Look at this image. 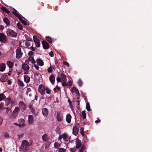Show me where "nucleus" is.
<instances>
[{
	"mask_svg": "<svg viewBox=\"0 0 152 152\" xmlns=\"http://www.w3.org/2000/svg\"><path fill=\"white\" fill-rule=\"evenodd\" d=\"M25 126V121L23 118L20 119L18 120V126L20 127H23Z\"/></svg>",
	"mask_w": 152,
	"mask_h": 152,
	"instance_id": "nucleus-13",
	"label": "nucleus"
},
{
	"mask_svg": "<svg viewBox=\"0 0 152 152\" xmlns=\"http://www.w3.org/2000/svg\"><path fill=\"white\" fill-rule=\"evenodd\" d=\"M33 39L34 41V42L35 43L36 46L38 47L39 48L40 46V42L39 41V40L37 37H34V36Z\"/></svg>",
	"mask_w": 152,
	"mask_h": 152,
	"instance_id": "nucleus-14",
	"label": "nucleus"
},
{
	"mask_svg": "<svg viewBox=\"0 0 152 152\" xmlns=\"http://www.w3.org/2000/svg\"><path fill=\"white\" fill-rule=\"evenodd\" d=\"M42 44L44 49H47L49 48V44L45 40L43 41Z\"/></svg>",
	"mask_w": 152,
	"mask_h": 152,
	"instance_id": "nucleus-15",
	"label": "nucleus"
},
{
	"mask_svg": "<svg viewBox=\"0 0 152 152\" xmlns=\"http://www.w3.org/2000/svg\"><path fill=\"white\" fill-rule=\"evenodd\" d=\"M7 64L9 68H11L12 67L13 64L12 63L11 61H8L7 62Z\"/></svg>",
	"mask_w": 152,
	"mask_h": 152,
	"instance_id": "nucleus-37",
	"label": "nucleus"
},
{
	"mask_svg": "<svg viewBox=\"0 0 152 152\" xmlns=\"http://www.w3.org/2000/svg\"><path fill=\"white\" fill-rule=\"evenodd\" d=\"M20 22L24 25L26 26L28 24V23L24 20H23L22 18L19 20Z\"/></svg>",
	"mask_w": 152,
	"mask_h": 152,
	"instance_id": "nucleus-33",
	"label": "nucleus"
},
{
	"mask_svg": "<svg viewBox=\"0 0 152 152\" xmlns=\"http://www.w3.org/2000/svg\"><path fill=\"white\" fill-rule=\"evenodd\" d=\"M15 15L18 17L19 20L21 18V15L18 13H16V14Z\"/></svg>",
	"mask_w": 152,
	"mask_h": 152,
	"instance_id": "nucleus-48",
	"label": "nucleus"
},
{
	"mask_svg": "<svg viewBox=\"0 0 152 152\" xmlns=\"http://www.w3.org/2000/svg\"><path fill=\"white\" fill-rule=\"evenodd\" d=\"M31 90L29 88H27L26 94L27 95H29V96H31Z\"/></svg>",
	"mask_w": 152,
	"mask_h": 152,
	"instance_id": "nucleus-29",
	"label": "nucleus"
},
{
	"mask_svg": "<svg viewBox=\"0 0 152 152\" xmlns=\"http://www.w3.org/2000/svg\"><path fill=\"white\" fill-rule=\"evenodd\" d=\"M46 39L50 43H52L51 39L50 37L49 36L46 37Z\"/></svg>",
	"mask_w": 152,
	"mask_h": 152,
	"instance_id": "nucleus-39",
	"label": "nucleus"
},
{
	"mask_svg": "<svg viewBox=\"0 0 152 152\" xmlns=\"http://www.w3.org/2000/svg\"><path fill=\"white\" fill-rule=\"evenodd\" d=\"M20 110V108L18 107H15L13 111L12 114L9 115V118H11L15 119L17 116Z\"/></svg>",
	"mask_w": 152,
	"mask_h": 152,
	"instance_id": "nucleus-1",
	"label": "nucleus"
},
{
	"mask_svg": "<svg viewBox=\"0 0 152 152\" xmlns=\"http://www.w3.org/2000/svg\"><path fill=\"white\" fill-rule=\"evenodd\" d=\"M60 145V144L57 142H55L54 144V146L55 148L58 149V148Z\"/></svg>",
	"mask_w": 152,
	"mask_h": 152,
	"instance_id": "nucleus-35",
	"label": "nucleus"
},
{
	"mask_svg": "<svg viewBox=\"0 0 152 152\" xmlns=\"http://www.w3.org/2000/svg\"><path fill=\"white\" fill-rule=\"evenodd\" d=\"M45 88L42 85H40L38 87V91L42 95H44L45 94Z\"/></svg>",
	"mask_w": 152,
	"mask_h": 152,
	"instance_id": "nucleus-8",
	"label": "nucleus"
},
{
	"mask_svg": "<svg viewBox=\"0 0 152 152\" xmlns=\"http://www.w3.org/2000/svg\"><path fill=\"white\" fill-rule=\"evenodd\" d=\"M63 64L64 65H66V66H67L68 67H69V63L67 62V61H64L63 62Z\"/></svg>",
	"mask_w": 152,
	"mask_h": 152,
	"instance_id": "nucleus-45",
	"label": "nucleus"
},
{
	"mask_svg": "<svg viewBox=\"0 0 152 152\" xmlns=\"http://www.w3.org/2000/svg\"><path fill=\"white\" fill-rule=\"evenodd\" d=\"M5 105L6 106H8L12 102L10 97H8L6 98L5 100Z\"/></svg>",
	"mask_w": 152,
	"mask_h": 152,
	"instance_id": "nucleus-25",
	"label": "nucleus"
},
{
	"mask_svg": "<svg viewBox=\"0 0 152 152\" xmlns=\"http://www.w3.org/2000/svg\"><path fill=\"white\" fill-rule=\"evenodd\" d=\"M62 85L63 86H68V85H67V83L65 82L62 83Z\"/></svg>",
	"mask_w": 152,
	"mask_h": 152,
	"instance_id": "nucleus-61",
	"label": "nucleus"
},
{
	"mask_svg": "<svg viewBox=\"0 0 152 152\" xmlns=\"http://www.w3.org/2000/svg\"><path fill=\"white\" fill-rule=\"evenodd\" d=\"M36 62L37 64L39 66H42L44 65V62L40 58H38L36 60Z\"/></svg>",
	"mask_w": 152,
	"mask_h": 152,
	"instance_id": "nucleus-21",
	"label": "nucleus"
},
{
	"mask_svg": "<svg viewBox=\"0 0 152 152\" xmlns=\"http://www.w3.org/2000/svg\"><path fill=\"white\" fill-rule=\"evenodd\" d=\"M100 121L99 119H98L97 120H96L95 121V122L96 123H99Z\"/></svg>",
	"mask_w": 152,
	"mask_h": 152,
	"instance_id": "nucleus-63",
	"label": "nucleus"
},
{
	"mask_svg": "<svg viewBox=\"0 0 152 152\" xmlns=\"http://www.w3.org/2000/svg\"><path fill=\"white\" fill-rule=\"evenodd\" d=\"M72 118V116L69 114H67L66 116V121L68 123H70L71 121Z\"/></svg>",
	"mask_w": 152,
	"mask_h": 152,
	"instance_id": "nucleus-23",
	"label": "nucleus"
},
{
	"mask_svg": "<svg viewBox=\"0 0 152 152\" xmlns=\"http://www.w3.org/2000/svg\"><path fill=\"white\" fill-rule=\"evenodd\" d=\"M67 85H68V86H71L72 83V82L71 80H69L66 83Z\"/></svg>",
	"mask_w": 152,
	"mask_h": 152,
	"instance_id": "nucleus-53",
	"label": "nucleus"
},
{
	"mask_svg": "<svg viewBox=\"0 0 152 152\" xmlns=\"http://www.w3.org/2000/svg\"><path fill=\"white\" fill-rule=\"evenodd\" d=\"M25 37L26 39L28 41H32V39L27 35H25Z\"/></svg>",
	"mask_w": 152,
	"mask_h": 152,
	"instance_id": "nucleus-42",
	"label": "nucleus"
},
{
	"mask_svg": "<svg viewBox=\"0 0 152 152\" xmlns=\"http://www.w3.org/2000/svg\"><path fill=\"white\" fill-rule=\"evenodd\" d=\"M17 26L18 28L20 30H22L23 29L21 25L20 24V23H17Z\"/></svg>",
	"mask_w": 152,
	"mask_h": 152,
	"instance_id": "nucleus-43",
	"label": "nucleus"
},
{
	"mask_svg": "<svg viewBox=\"0 0 152 152\" xmlns=\"http://www.w3.org/2000/svg\"><path fill=\"white\" fill-rule=\"evenodd\" d=\"M60 77L62 80L64 82H66L67 81L66 76L64 74L61 73Z\"/></svg>",
	"mask_w": 152,
	"mask_h": 152,
	"instance_id": "nucleus-26",
	"label": "nucleus"
},
{
	"mask_svg": "<svg viewBox=\"0 0 152 152\" xmlns=\"http://www.w3.org/2000/svg\"><path fill=\"white\" fill-rule=\"evenodd\" d=\"M6 97L5 95L3 94H0V101L4 100Z\"/></svg>",
	"mask_w": 152,
	"mask_h": 152,
	"instance_id": "nucleus-36",
	"label": "nucleus"
},
{
	"mask_svg": "<svg viewBox=\"0 0 152 152\" xmlns=\"http://www.w3.org/2000/svg\"><path fill=\"white\" fill-rule=\"evenodd\" d=\"M1 9L3 11L7 14H9L10 13V11L6 8L5 7H1Z\"/></svg>",
	"mask_w": 152,
	"mask_h": 152,
	"instance_id": "nucleus-30",
	"label": "nucleus"
},
{
	"mask_svg": "<svg viewBox=\"0 0 152 152\" xmlns=\"http://www.w3.org/2000/svg\"><path fill=\"white\" fill-rule=\"evenodd\" d=\"M56 118L58 121L61 122L63 120V114L61 111H59L57 112Z\"/></svg>",
	"mask_w": 152,
	"mask_h": 152,
	"instance_id": "nucleus-3",
	"label": "nucleus"
},
{
	"mask_svg": "<svg viewBox=\"0 0 152 152\" xmlns=\"http://www.w3.org/2000/svg\"><path fill=\"white\" fill-rule=\"evenodd\" d=\"M4 109V104L1 102L0 103V110Z\"/></svg>",
	"mask_w": 152,
	"mask_h": 152,
	"instance_id": "nucleus-47",
	"label": "nucleus"
},
{
	"mask_svg": "<svg viewBox=\"0 0 152 152\" xmlns=\"http://www.w3.org/2000/svg\"><path fill=\"white\" fill-rule=\"evenodd\" d=\"M47 71L49 73H51L53 71L52 66H50L48 69Z\"/></svg>",
	"mask_w": 152,
	"mask_h": 152,
	"instance_id": "nucleus-44",
	"label": "nucleus"
},
{
	"mask_svg": "<svg viewBox=\"0 0 152 152\" xmlns=\"http://www.w3.org/2000/svg\"><path fill=\"white\" fill-rule=\"evenodd\" d=\"M65 149L62 148H60L58 150V152H65Z\"/></svg>",
	"mask_w": 152,
	"mask_h": 152,
	"instance_id": "nucleus-50",
	"label": "nucleus"
},
{
	"mask_svg": "<svg viewBox=\"0 0 152 152\" xmlns=\"http://www.w3.org/2000/svg\"><path fill=\"white\" fill-rule=\"evenodd\" d=\"M76 147L77 148H79L81 146V141L77 139L76 142Z\"/></svg>",
	"mask_w": 152,
	"mask_h": 152,
	"instance_id": "nucleus-24",
	"label": "nucleus"
},
{
	"mask_svg": "<svg viewBox=\"0 0 152 152\" xmlns=\"http://www.w3.org/2000/svg\"><path fill=\"white\" fill-rule=\"evenodd\" d=\"M8 78V76L6 75H3L0 78V80L3 82H6Z\"/></svg>",
	"mask_w": 152,
	"mask_h": 152,
	"instance_id": "nucleus-16",
	"label": "nucleus"
},
{
	"mask_svg": "<svg viewBox=\"0 0 152 152\" xmlns=\"http://www.w3.org/2000/svg\"><path fill=\"white\" fill-rule=\"evenodd\" d=\"M30 77L27 75L24 76V80L26 83H28L30 81Z\"/></svg>",
	"mask_w": 152,
	"mask_h": 152,
	"instance_id": "nucleus-31",
	"label": "nucleus"
},
{
	"mask_svg": "<svg viewBox=\"0 0 152 152\" xmlns=\"http://www.w3.org/2000/svg\"><path fill=\"white\" fill-rule=\"evenodd\" d=\"M68 102L69 103V105L71 108L72 107V102L71 101H70V100L69 99L68 100Z\"/></svg>",
	"mask_w": 152,
	"mask_h": 152,
	"instance_id": "nucleus-55",
	"label": "nucleus"
},
{
	"mask_svg": "<svg viewBox=\"0 0 152 152\" xmlns=\"http://www.w3.org/2000/svg\"><path fill=\"white\" fill-rule=\"evenodd\" d=\"M86 108L88 111H91L89 103L87 102L86 104Z\"/></svg>",
	"mask_w": 152,
	"mask_h": 152,
	"instance_id": "nucleus-40",
	"label": "nucleus"
},
{
	"mask_svg": "<svg viewBox=\"0 0 152 152\" xmlns=\"http://www.w3.org/2000/svg\"><path fill=\"white\" fill-rule=\"evenodd\" d=\"M79 129V126L77 125H76L73 128V133L75 135H76L78 134Z\"/></svg>",
	"mask_w": 152,
	"mask_h": 152,
	"instance_id": "nucleus-12",
	"label": "nucleus"
},
{
	"mask_svg": "<svg viewBox=\"0 0 152 152\" xmlns=\"http://www.w3.org/2000/svg\"><path fill=\"white\" fill-rule=\"evenodd\" d=\"M42 113L45 117H47L48 113V110L46 108L43 109L42 110Z\"/></svg>",
	"mask_w": 152,
	"mask_h": 152,
	"instance_id": "nucleus-20",
	"label": "nucleus"
},
{
	"mask_svg": "<svg viewBox=\"0 0 152 152\" xmlns=\"http://www.w3.org/2000/svg\"><path fill=\"white\" fill-rule=\"evenodd\" d=\"M19 105L21 110L24 111L26 108V106L25 103L23 101L19 102Z\"/></svg>",
	"mask_w": 152,
	"mask_h": 152,
	"instance_id": "nucleus-11",
	"label": "nucleus"
},
{
	"mask_svg": "<svg viewBox=\"0 0 152 152\" xmlns=\"http://www.w3.org/2000/svg\"><path fill=\"white\" fill-rule=\"evenodd\" d=\"M6 32L7 35L11 37H15L17 35L16 32L10 29H7Z\"/></svg>",
	"mask_w": 152,
	"mask_h": 152,
	"instance_id": "nucleus-4",
	"label": "nucleus"
},
{
	"mask_svg": "<svg viewBox=\"0 0 152 152\" xmlns=\"http://www.w3.org/2000/svg\"><path fill=\"white\" fill-rule=\"evenodd\" d=\"M78 152H86V147L83 145L82 146Z\"/></svg>",
	"mask_w": 152,
	"mask_h": 152,
	"instance_id": "nucleus-28",
	"label": "nucleus"
},
{
	"mask_svg": "<svg viewBox=\"0 0 152 152\" xmlns=\"http://www.w3.org/2000/svg\"><path fill=\"white\" fill-rule=\"evenodd\" d=\"M63 138L65 143H67L70 140L69 136L66 133H64L62 135H60L58 138V140H61Z\"/></svg>",
	"mask_w": 152,
	"mask_h": 152,
	"instance_id": "nucleus-2",
	"label": "nucleus"
},
{
	"mask_svg": "<svg viewBox=\"0 0 152 152\" xmlns=\"http://www.w3.org/2000/svg\"><path fill=\"white\" fill-rule=\"evenodd\" d=\"M34 122L33 116L32 115H29L28 117V123L30 124H32Z\"/></svg>",
	"mask_w": 152,
	"mask_h": 152,
	"instance_id": "nucleus-18",
	"label": "nucleus"
},
{
	"mask_svg": "<svg viewBox=\"0 0 152 152\" xmlns=\"http://www.w3.org/2000/svg\"><path fill=\"white\" fill-rule=\"evenodd\" d=\"M4 137L6 138H8L9 137V136L7 132H5L4 134Z\"/></svg>",
	"mask_w": 152,
	"mask_h": 152,
	"instance_id": "nucleus-46",
	"label": "nucleus"
},
{
	"mask_svg": "<svg viewBox=\"0 0 152 152\" xmlns=\"http://www.w3.org/2000/svg\"><path fill=\"white\" fill-rule=\"evenodd\" d=\"M34 67L36 69L38 70L39 69V67L37 65L34 64Z\"/></svg>",
	"mask_w": 152,
	"mask_h": 152,
	"instance_id": "nucleus-59",
	"label": "nucleus"
},
{
	"mask_svg": "<svg viewBox=\"0 0 152 152\" xmlns=\"http://www.w3.org/2000/svg\"><path fill=\"white\" fill-rule=\"evenodd\" d=\"M49 55L50 57H53L54 56L53 53V51H51L49 53Z\"/></svg>",
	"mask_w": 152,
	"mask_h": 152,
	"instance_id": "nucleus-57",
	"label": "nucleus"
},
{
	"mask_svg": "<svg viewBox=\"0 0 152 152\" xmlns=\"http://www.w3.org/2000/svg\"><path fill=\"white\" fill-rule=\"evenodd\" d=\"M18 83L20 86H24L23 83L20 80L18 81Z\"/></svg>",
	"mask_w": 152,
	"mask_h": 152,
	"instance_id": "nucleus-51",
	"label": "nucleus"
},
{
	"mask_svg": "<svg viewBox=\"0 0 152 152\" xmlns=\"http://www.w3.org/2000/svg\"><path fill=\"white\" fill-rule=\"evenodd\" d=\"M71 92L72 93H75L77 96H79L80 94L78 90L75 87H73L72 88Z\"/></svg>",
	"mask_w": 152,
	"mask_h": 152,
	"instance_id": "nucleus-19",
	"label": "nucleus"
},
{
	"mask_svg": "<svg viewBox=\"0 0 152 152\" xmlns=\"http://www.w3.org/2000/svg\"><path fill=\"white\" fill-rule=\"evenodd\" d=\"M4 22L8 26L10 25V21L8 18H5L3 19Z\"/></svg>",
	"mask_w": 152,
	"mask_h": 152,
	"instance_id": "nucleus-32",
	"label": "nucleus"
},
{
	"mask_svg": "<svg viewBox=\"0 0 152 152\" xmlns=\"http://www.w3.org/2000/svg\"><path fill=\"white\" fill-rule=\"evenodd\" d=\"M56 80L58 82H61V79L59 77H57L56 78Z\"/></svg>",
	"mask_w": 152,
	"mask_h": 152,
	"instance_id": "nucleus-60",
	"label": "nucleus"
},
{
	"mask_svg": "<svg viewBox=\"0 0 152 152\" xmlns=\"http://www.w3.org/2000/svg\"><path fill=\"white\" fill-rule=\"evenodd\" d=\"M30 61H31L32 64H34L36 62L35 61L32 56H30L28 58L26 59L25 61V63L27 64H29Z\"/></svg>",
	"mask_w": 152,
	"mask_h": 152,
	"instance_id": "nucleus-10",
	"label": "nucleus"
},
{
	"mask_svg": "<svg viewBox=\"0 0 152 152\" xmlns=\"http://www.w3.org/2000/svg\"><path fill=\"white\" fill-rule=\"evenodd\" d=\"M42 139L43 141H46L48 140L49 137L48 134H45L42 136Z\"/></svg>",
	"mask_w": 152,
	"mask_h": 152,
	"instance_id": "nucleus-22",
	"label": "nucleus"
},
{
	"mask_svg": "<svg viewBox=\"0 0 152 152\" xmlns=\"http://www.w3.org/2000/svg\"><path fill=\"white\" fill-rule=\"evenodd\" d=\"M22 68L24 70L25 74H28V70L29 69V66L26 64L23 63L22 65Z\"/></svg>",
	"mask_w": 152,
	"mask_h": 152,
	"instance_id": "nucleus-6",
	"label": "nucleus"
},
{
	"mask_svg": "<svg viewBox=\"0 0 152 152\" xmlns=\"http://www.w3.org/2000/svg\"><path fill=\"white\" fill-rule=\"evenodd\" d=\"M25 45L26 46L28 47L30 46V43L29 42H26L25 43Z\"/></svg>",
	"mask_w": 152,
	"mask_h": 152,
	"instance_id": "nucleus-56",
	"label": "nucleus"
},
{
	"mask_svg": "<svg viewBox=\"0 0 152 152\" xmlns=\"http://www.w3.org/2000/svg\"><path fill=\"white\" fill-rule=\"evenodd\" d=\"M0 41L5 43L7 41V38L6 36L3 33H0Z\"/></svg>",
	"mask_w": 152,
	"mask_h": 152,
	"instance_id": "nucleus-7",
	"label": "nucleus"
},
{
	"mask_svg": "<svg viewBox=\"0 0 152 152\" xmlns=\"http://www.w3.org/2000/svg\"><path fill=\"white\" fill-rule=\"evenodd\" d=\"M30 109V110H31V111L32 112H34V109L33 108V107H32V106H31V105H30L29 106V107Z\"/></svg>",
	"mask_w": 152,
	"mask_h": 152,
	"instance_id": "nucleus-54",
	"label": "nucleus"
},
{
	"mask_svg": "<svg viewBox=\"0 0 152 152\" xmlns=\"http://www.w3.org/2000/svg\"><path fill=\"white\" fill-rule=\"evenodd\" d=\"M13 13L14 15H15L16 13H18V12L15 9L14 10V11L12 12Z\"/></svg>",
	"mask_w": 152,
	"mask_h": 152,
	"instance_id": "nucleus-62",
	"label": "nucleus"
},
{
	"mask_svg": "<svg viewBox=\"0 0 152 152\" xmlns=\"http://www.w3.org/2000/svg\"><path fill=\"white\" fill-rule=\"evenodd\" d=\"M5 109L6 111L5 112V113L6 114L8 113L9 111H10V112H11V108H10L8 107H6L5 108Z\"/></svg>",
	"mask_w": 152,
	"mask_h": 152,
	"instance_id": "nucleus-38",
	"label": "nucleus"
},
{
	"mask_svg": "<svg viewBox=\"0 0 152 152\" xmlns=\"http://www.w3.org/2000/svg\"><path fill=\"white\" fill-rule=\"evenodd\" d=\"M3 120V119L2 118L1 116H0V126L2 124Z\"/></svg>",
	"mask_w": 152,
	"mask_h": 152,
	"instance_id": "nucleus-58",
	"label": "nucleus"
},
{
	"mask_svg": "<svg viewBox=\"0 0 152 152\" xmlns=\"http://www.w3.org/2000/svg\"><path fill=\"white\" fill-rule=\"evenodd\" d=\"M6 67L5 64H0V71L1 72H3L5 70Z\"/></svg>",
	"mask_w": 152,
	"mask_h": 152,
	"instance_id": "nucleus-27",
	"label": "nucleus"
},
{
	"mask_svg": "<svg viewBox=\"0 0 152 152\" xmlns=\"http://www.w3.org/2000/svg\"><path fill=\"white\" fill-rule=\"evenodd\" d=\"M81 115L83 119H85L86 118V115L85 110H83L82 111L81 113Z\"/></svg>",
	"mask_w": 152,
	"mask_h": 152,
	"instance_id": "nucleus-34",
	"label": "nucleus"
},
{
	"mask_svg": "<svg viewBox=\"0 0 152 152\" xmlns=\"http://www.w3.org/2000/svg\"><path fill=\"white\" fill-rule=\"evenodd\" d=\"M22 145L23 149H25V150H28L29 148L28 146H31V143L29 144L28 142L26 140H24L22 142Z\"/></svg>",
	"mask_w": 152,
	"mask_h": 152,
	"instance_id": "nucleus-5",
	"label": "nucleus"
},
{
	"mask_svg": "<svg viewBox=\"0 0 152 152\" xmlns=\"http://www.w3.org/2000/svg\"><path fill=\"white\" fill-rule=\"evenodd\" d=\"M16 58H19L21 57L22 53L21 51V49L19 48H17L16 50Z\"/></svg>",
	"mask_w": 152,
	"mask_h": 152,
	"instance_id": "nucleus-9",
	"label": "nucleus"
},
{
	"mask_svg": "<svg viewBox=\"0 0 152 152\" xmlns=\"http://www.w3.org/2000/svg\"><path fill=\"white\" fill-rule=\"evenodd\" d=\"M45 91H46V93L47 94H51V90L49 89L48 88H45Z\"/></svg>",
	"mask_w": 152,
	"mask_h": 152,
	"instance_id": "nucleus-41",
	"label": "nucleus"
},
{
	"mask_svg": "<svg viewBox=\"0 0 152 152\" xmlns=\"http://www.w3.org/2000/svg\"><path fill=\"white\" fill-rule=\"evenodd\" d=\"M77 83L80 86H81L82 85L83 83L82 81L80 80H78Z\"/></svg>",
	"mask_w": 152,
	"mask_h": 152,
	"instance_id": "nucleus-52",
	"label": "nucleus"
},
{
	"mask_svg": "<svg viewBox=\"0 0 152 152\" xmlns=\"http://www.w3.org/2000/svg\"><path fill=\"white\" fill-rule=\"evenodd\" d=\"M83 129V127H81L80 128V133L82 135H83L84 134Z\"/></svg>",
	"mask_w": 152,
	"mask_h": 152,
	"instance_id": "nucleus-49",
	"label": "nucleus"
},
{
	"mask_svg": "<svg viewBox=\"0 0 152 152\" xmlns=\"http://www.w3.org/2000/svg\"><path fill=\"white\" fill-rule=\"evenodd\" d=\"M12 82L10 80H8L7 81V83L8 85H10L11 84Z\"/></svg>",
	"mask_w": 152,
	"mask_h": 152,
	"instance_id": "nucleus-64",
	"label": "nucleus"
},
{
	"mask_svg": "<svg viewBox=\"0 0 152 152\" xmlns=\"http://www.w3.org/2000/svg\"><path fill=\"white\" fill-rule=\"evenodd\" d=\"M49 80L51 83L52 85H54V84L55 78L53 75H51L49 77Z\"/></svg>",
	"mask_w": 152,
	"mask_h": 152,
	"instance_id": "nucleus-17",
	"label": "nucleus"
}]
</instances>
